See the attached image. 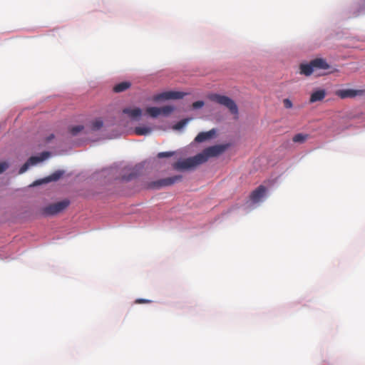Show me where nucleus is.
Listing matches in <instances>:
<instances>
[{
  "label": "nucleus",
  "mask_w": 365,
  "mask_h": 365,
  "mask_svg": "<svg viewBox=\"0 0 365 365\" xmlns=\"http://www.w3.org/2000/svg\"><path fill=\"white\" fill-rule=\"evenodd\" d=\"M227 148L226 145H217L208 147L202 153L196 155L179 160L173 164V168L178 170H187L195 168L207 161L210 158L216 157L222 154Z\"/></svg>",
  "instance_id": "f257e3e1"
},
{
  "label": "nucleus",
  "mask_w": 365,
  "mask_h": 365,
  "mask_svg": "<svg viewBox=\"0 0 365 365\" xmlns=\"http://www.w3.org/2000/svg\"><path fill=\"white\" fill-rule=\"evenodd\" d=\"M329 68L330 66L327 62L321 58L312 60L309 63H302L299 66L300 73L306 76L312 75L314 71L319 69L326 70Z\"/></svg>",
  "instance_id": "f03ea898"
},
{
  "label": "nucleus",
  "mask_w": 365,
  "mask_h": 365,
  "mask_svg": "<svg viewBox=\"0 0 365 365\" xmlns=\"http://www.w3.org/2000/svg\"><path fill=\"white\" fill-rule=\"evenodd\" d=\"M69 205L70 201L66 199L56 203L50 204L41 210V214L45 217L55 215L66 209Z\"/></svg>",
  "instance_id": "7ed1b4c3"
},
{
  "label": "nucleus",
  "mask_w": 365,
  "mask_h": 365,
  "mask_svg": "<svg viewBox=\"0 0 365 365\" xmlns=\"http://www.w3.org/2000/svg\"><path fill=\"white\" fill-rule=\"evenodd\" d=\"M210 101L227 107L234 115H238V108L235 101L230 98L220 94H212L209 96Z\"/></svg>",
  "instance_id": "20e7f679"
},
{
  "label": "nucleus",
  "mask_w": 365,
  "mask_h": 365,
  "mask_svg": "<svg viewBox=\"0 0 365 365\" xmlns=\"http://www.w3.org/2000/svg\"><path fill=\"white\" fill-rule=\"evenodd\" d=\"M181 175H174L163 179H160L155 181H153L148 183V188L158 190L163 187H167L175 184V182L181 180Z\"/></svg>",
  "instance_id": "39448f33"
},
{
  "label": "nucleus",
  "mask_w": 365,
  "mask_h": 365,
  "mask_svg": "<svg viewBox=\"0 0 365 365\" xmlns=\"http://www.w3.org/2000/svg\"><path fill=\"white\" fill-rule=\"evenodd\" d=\"M50 156L49 152H43L40 156H31L29 160L21 166L19 170V174L26 172L29 166L34 165L38 163L42 162Z\"/></svg>",
  "instance_id": "423d86ee"
},
{
  "label": "nucleus",
  "mask_w": 365,
  "mask_h": 365,
  "mask_svg": "<svg viewBox=\"0 0 365 365\" xmlns=\"http://www.w3.org/2000/svg\"><path fill=\"white\" fill-rule=\"evenodd\" d=\"M185 96V93L179 92V91H166L163 92L161 93L157 94L153 96V100L155 101H160L163 100H169V99H180L182 98Z\"/></svg>",
  "instance_id": "0eeeda50"
},
{
  "label": "nucleus",
  "mask_w": 365,
  "mask_h": 365,
  "mask_svg": "<svg viewBox=\"0 0 365 365\" xmlns=\"http://www.w3.org/2000/svg\"><path fill=\"white\" fill-rule=\"evenodd\" d=\"M365 94L364 90H355V89H340L336 91V95L341 99L348 98H354L357 96H364Z\"/></svg>",
  "instance_id": "6e6552de"
},
{
  "label": "nucleus",
  "mask_w": 365,
  "mask_h": 365,
  "mask_svg": "<svg viewBox=\"0 0 365 365\" xmlns=\"http://www.w3.org/2000/svg\"><path fill=\"white\" fill-rule=\"evenodd\" d=\"M267 189L264 185H259L250 194V200L256 203L259 202L265 195Z\"/></svg>",
  "instance_id": "1a4fd4ad"
},
{
  "label": "nucleus",
  "mask_w": 365,
  "mask_h": 365,
  "mask_svg": "<svg viewBox=\"0 0 365 365\" xmlns=\"http://www.w3.org/2000/svg\"><path fill=\"white\" fill-rule=\"evenodd\" d=\"M215 133L214 129L209 130L207 132H201L195 138V140L197 143H202L207 140L212 138Z\"/></svg>",
  "instance_id": "9d476101"
},
{
  "label": "nucleus",
  "mask_w": 365,
  "mask_h": 365,
  "mask_svg": "<svg viewBox=\"0 0 365 365\" xmlns=\"http://www.w3.org/2000/svg\"><path fill=\"white\" fill-rule=\"evenodd\" d=\"M326 96V91L324 89L317 90L314 91L309 99L310 103L322 101Z\"/></svg>",
  "instance_id": "9b49d317"
},
{
  "label": "nucleus",
  "mask_w": 365,
  "mask_h": 365,
  "mask_svg": "<svg viewBox=\"0 0 365 365\" xmlns=\"http://www.w3.org/2000/svg\"><path fill=\"white\" fill-rule=\"evenodd\" d=\"M123 113L127 114L132 118H137L142 115V110L139 108H125L123 110Z\"/></svg>",
  "instance_id": "f8f14e48"
},
{
  "label": "nucleus",
  "mask_w": 365,
  "mask_h": 365,
  "mask_svg": "<svg viewBox=\"0 0 365 365\" xmlns=\"http://www.w3.org/2000/svg\"><path fill=\"white\" fill-rule=\"evenodd\" d=\"M130 86L131 83L128 81L120 82L113 87V91L115 93H120L128 89Z\"/></svg>",
  "instance_id": "ddd939ff"
},
{
  "label": "nucleus",
  "mask_w": 365,
  "mask_h": 365,
  "mask_svg": "<svg viewBox=\"0 0 365 365\" xmlns=\"http://www.w3.org/2000/svg\"><path fill=\"white\" fill-rule=\"evenodd\" d=\"M151 128L145 127V126H139L135 128L134 132L138 135H145L151 133Z\"/></svg>",
  "instance_id": "4468645a"
},
{
  "label": "nucleus",
  "mask_w": 365,
  "mask_h": 365,
  "mask_svg": "<svg viewBox=\"0 0 365 365\" xmlns=\"http://www.w3.org/2000/svg\"><path fill=\"white\" fill-rule=\"evenodd\" d=\"M309 138V135L308 134H304V133H298V134H296L293 138H292V140L293 142L294 143H304L307 139Z\"/></svg>",
  "instance_id": "2eb2a0df"
},
{
  "label": "nucleus",
  "mask_w": 365,
  "mask_h": 365,
  "mask_svg": "<svg viewBox=\"0 0 365 365\" xmlns=\"http://www.w3.org/2000/svg\"><path fill=\"white\" fill-rule=\"evenodd\" d=\"M160 108L158 107H148L146 109V113L153 118H156L160 115Z\"/></svg>",
  "instance_id": "dca6fc26"
},
{
  "label": "nucleus",
  "mask_w": 365,
  "mask_h": 365,
  "mask_svg": "<svg viewBox=\"0 0 365 365\" xmlns=\"http://www.w3.org/2000/svg\"><path fill=\"white\" fill-rule=\"evenodd\" d=\"M103 120L100 118L94 120L91 123V130H98L103 127Z\"/></svg>",
  "instance_id": "f3484780"
},
{
  "label": "nucleus",
  "mask_w": 365,
  "mask_h": 365,
  "mask_svg": "<svg viewBox=\"0 0 365 365\" xmlns=\"http://www.w3.org/2000/svg\"><path fill=\"white\" fill-rule=\"evenodd\" d=\"M160 115L167 116L174 110V107L171 106H165L160 108Z\"/></svg>",
  "instance_id": "a211bd4d"
},
{
  "label": "nucleus",
  "mask_w": 365,
  "mask_h": 365,
  "mask_svg": "<svg viewBox=\"0 0 365 365\" xmlns=\"http://www.w3.org/2000/svg\"><path fill=\"white\" fill-rule=\"evenodd\" d=\"M63 173L62 171L58 170L47 178L45 182L56 181L62 176Z\"/></svg>",
  "instance_id": "6ab92c4d"
},
{
  "label": "nucleus",
  "mask_w": 365,
  "mask_h": 365,
  "mask_svg": "<svg viewBox=\"0 0 365 365\" xmlns=\"http://www.w3.org/2000/svg\"><path fill=\"white\" fill-rule=\"evenodd\" d=\"M84 129L83 125H78L72 126L69 129V132L72 135H76L78 133L81 132Z\"/></svg>",
  "instance_id": "aec40b11"
},
{
  "label": "nucleus",
  "mask_w": 365,
  "mask_h": 365,
  "mask_svg": "<svg viewBox=\"0 0 365 365\" xmlns=\"http://www.w3.org/2000/svg\"><path fill=\"white\" fill-rule=\"evenodd\" d=\"M174 154V152H160L158 154L157 156L158 158H169L173 156Z\"/></svg>",
  "instance_id": "412c9836"
},
{
  "label": "nucleus",
  "mask_w": 365,
  "mask_h": 365,
  "mask_svg": "<svg viewBox=\"0 0 365 365\" xmlns=\"http://www.w3.org/2000/svg\"><path fill=\"white\" fill-rule=\"evenodd\" d=\"M187 122V119L182 120L179 121L178 123H176L173 128L175 130H180L185 125Z\"/></svg>",
  "instance_id": "4be33fe9"
},
{
  "label": "nucleus",
  "mask_w": 365,
  "mask_h": 365,
  "mask_svg": "<svg viewBox=\"0 0 365 365\" xmlns=\"http://www.w3.org/2000/svg\"><path fill=\"white\" fill-rule=\"evenodd\" d=\"M204 102L202 101H197L192 103V108L194 109L200 108L204 106Z\"/></svg>",
  "instance_id": "5701e85b"
},
{
  "label": "nucleus",
  "mask_w": 365,
  "mask_h": 365,
  "mask_svg": "<svg viewBox=\"0 0 365 365\" xmlns=\"http://www.w3.org/2000/svg\"><path fill=\"white\" fill-rule=\"evenodd\" d=\"M9 168V164L6 162L0 163V174L4 172Z\"/></svg>",
  "instance_id": "b1692460"
},
{
  "label": "nucleus",
  "mask_w": 365,
  "mask_h": 365,
  "mask_svg": "<svg viewBox=\"0 0 365 365\" xmlns=\"http://www.w3.org/2000/svg\"><path fill=\"white\" fill-rule=\"evenodd\" d=\"M283 103H284V106L286 108H291L292 107V101L288 99V98H285L284 99L283 101Z\"/></svg>",
  "instance_id": "393cba45"
},
{
  "label": "nucleus",
  "mask_w": 365,
  "mask_h": 365,
  "mask_svg": "<svg viewBox=\"0 0 365 365\" xmlns=\"http://www.w3.org/2000/svg\"><path fill=\"white\" fill-rule=\"evenodd\" d=\"M151 300L145 299H137L135 302V304H148L150 303Z\"/></svg>",
  "instance_id": "a878e982"
},
{
  "label": "nucleus",
  "mask_w": 365,
  "mask_h": 365,
  "mask_svg": "<svg viewBox=\"0 0 365 365\" xmlns=\"http://www.w3.org/2000/svg\"><path fill=\"white\" fill-rule=\"evenodd\" d=\"M53 138H54L53 135H51L48 138L47 140H48V141H49V140H51V139H53Z\"/></svg>",
  "instance_id": "bb28decb"
}]
</instances>
